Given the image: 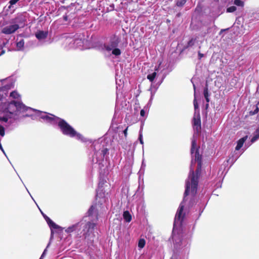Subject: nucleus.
Segmentation results:
<instances>
[{"instance_id": "f257e3e1", "label": "nucleus", "mask_w": 259, "mask_h": 259, "mask_svg": "<svg viewBox=\"0 0 259 259\" xmlns=\"http://www.w3.org/2000/svg\"><path fill=\"white\" fill-rule=\"evenodd\" d=\"M34 110L36 109L26 106L21 101L13 100L5 102L0 105V121L5 122L7 128L14 130L18 126L20 113L27 112L22 117H30L27 115L32 114Z\"/></svg>"}, {"instance_id": "f03ea898", "label": "nucleus", "mask_w": 259, "mask_h": 259, "mask_svg": "<svg viewBox=\"0 0 259 259\" xmlns=\"http://www.w3.org/2000/svg\"><path fill=\"white\" fill-rule=\"evenodd\" d=\"M62 38L64 39L65 47L68 49L78 48L87 49L93 47L91 38L84 33H78L75 34H64Z\"/></svg>"}, {"instance_id": "7ed1b4c3", "label": "nucleus", "mask_w": 259, "mask_h": 259, "mask_svg": "<svg viewBox=\"0 0 259 259\" xmlns=\"http://www.w3.org/2000/svg\"><path fill=\"white\" fill-rule=\"evenodd\" d=\"M191 153L192 156L190 170L188 178H200L201 177L202 156L199 153L196 140H192Z\"/></svg>"}, {"instance_id": "20e7f679", "label": "nucleus", "mask_w": 259, "mask_h": 259, "mask_svg": "<svg viewBox=\"0 0 259 259\" xmlns=\"http://www.w3.org/2000/svg\"><path fill=\"white\" fill-rule=\"evenodd\" d=\"M58 123L61 132L63 135L70 138H75L77 140H80L82 142H86L87 141L85 138L79 133H78L65 120L50 113V123Z\"/></svg>"}, {"instance_id": "39448f33", "label": "nucleus", "mask_w": 259, "mask_h": 259, "mask_svg": "<svg viewBox=\"0 0 259 259\" xmlns=\"http://www.w3.org/2000/svg\"><path fill=\"white\" fill-rule=\"evenodd\" d=\"M120 41L119 37L113 34L110 36L108 42L103 45L102 50L115 57L119 56L121 54L120 49L118 48Z\"/></svg>"}, {"instance_id": "423d86ee", "label": "nucleus", "mask_w": 259, "mask_h": 259, "mask_svg": "<svg viewBox=\"0 0 259 259\" xmlns=\"http://www.w3.org/2000/svg\"><path fill=\"white\" fill-rule=\"evenodd\" d=\"M94 146L95 152L92 158V163L98 164L99 168L101 169L106 163L104 158L105 155L108 153V149L103 146L101 148V145L99 143H96Z\"/></svg>"}, {"instance_id": "0eeeda50", "label": "nucleus", "mask_w": 259, "mask_h": 259, "mask_svg": "<svg viewBox=\"0 0 259 259\" xmlns=\"http://www.w3.org/2000/svg\"><path fill=\"white\" fill-rule=\"evenodd\" d=\"M198 179H190L186 181V189L184 192L183 201H186V197L190 194L194 197L197 193Z\"/></svg>"}, {"instance_id": "6e6552de", "label": "nucleus", "mask_w": 259, "mask_h": 259, "mask_svg": "<svg viewBox=\"0 0 259 259\" xmlns=\"http://www.w3.org/2000/svg\"><path fill=\"white\" fill-rule=\"evenodd\" d=\"M33 113L30 114L28 116H30L31 119L33 120H43L47 122H49V113L46 112H43L39 110H32Z\"/></svg>"}, {"instance_id": "1a4fd4ad", "label": "nucleus", "mask_w": 259, "mask_h": 259, "mask_svg": "<svg viewBox=\"0 0 259 259\" xmlns=\"http://www.w3.org/2000/svg\"><path fill=\"white\" fill-rule=\"evenodd\" d=\"M50 227L51 230V238H53L56 234L58 235H61L63 233V228L59 225L56 224L52 220L50 219Z\"/></svg>"}, {"instance_id": "9d476101", "label": "nucleus", "mask_w": 259, "mask_h": 259, "mask_svg": "<svg viewBox=\"0 0 259 259\" xmlns=\"http://www.w3.org/2000/svg\"><path fill=\"white\" fill-rule=\"evenodd\" d=\"M96 226V223L91 222H88L85 224L83 229V231L84 232L83 235L85 238L90 236L91 233L94 232Z\"/></svg>"}, {"instance_id": "9b49d317", "label": "nucleus", "mask_w": 259, "mask_h": 259, "mask_svg": "<svg viewBox=\"0 0 259 259\" xmlns=\"http://www.w3.org/2000/svg\"><path fill=\"white\" fill-rule=\"evenodd\" d=\"M20 28V26L19 24H14L4 27L2 30V32L5 34H11L15 32Z\"/></svg>"}, {"instance_id": "f8f14e48", "label": "nucleus", "mask_w": 259, "mask_h": 259, "mask_svg": "<svg viewBox=\"0 0 259 259\" xmlns=\"http://www.w3.org/2000/svg\"><path fill=\"white\" fill-rule=\"evenodd\" d=\"M26 22V17L23 14H18L13 20V22L18 24L21 27H23Z\"/></svg>"}, {"instance_id": "ddd939ff", "label": "nucleus", "mask_w": 259, "mask_h": 259, "mask_svg": "<svg viewBox=\"0 0 259 259\" xmlns=\"http://www.w3.org/2000/svg\"><path fill=\"white\" fill-rule=\"evenodd\" d=\"M184 208V205L182 202L178 209L177 213L175 216V221L182 222L185 217V214H183V212Z\"/></svg>"}, {"instance_id": "4468645a", "label": "nucleus", "mask_w": 259, "mask_h": 259, "mask_svg": "<svg viewBox=\"0 0 259 259\" xmlns=\"http://www.w3.org/2000/svg\"><path fill=\"white\" fill-rule=\"evenodd\" d=\"M154 95V93H153L152 92L151 93V98L150 99L147 104V105L144 107V108L142 109L140 111V115L141 116L144 117L145 115L146 111H148L149 110V107L151 106L152 104V101L153 100V98Z\"/></svg>"}, {"instance_id": "2eb2a0df", "label": "nucleus", "mask_w": 259, "mask_h": 259, "mask_svg": "<svg viewBox=\"0 0 259 259\" xmlns=\"http://www.w3.org/2000/svg\"><path fill=\"white\" fill-rule=\"evenodd\" d=\"M48 34V31H44L43 30H38L35 34L36 38L41 40L47 38Z\"/></svg>"}, {"instance_id": "dca6fc26", "label": "nucleus", "mask_w": 259, "mask_h": 259, "mask_svg": "<svg viewBox=\"0 0 259 259\" xmlns=\"http://www.w3.org/2000/svg\"><path fill=\"white\" fill-rule=\"evenodd\" d=\"M12 86L11 83H9L0 87V92L2 94H4L5 97L7 96L9 91L12 88Z\"/></svg>"}, {"instance_id": "f3484780", "label": "nucleus", "mask_w": 259, "mask_h": 259, "mask_svg": "<svg viewBox=\"0 0 259 259\" xmlns=\"http://www.w3.org/2000/svg\"><path fill=\"white\" fill-rule=\"evenodd\" d=\"M161 62H159V65L158 67H156V66L155 67V72H153L151 74H149L147 75V78L151 82H152L154 80V79H155V78L156 77V75H157V73L156 72V71H158L160 66L161 65Z\"/></svg>"}, {"instance_id": "a211bd4d", "label": "nucleus", "mask_w": 259, "mask_h": 259, "mask_svg": "<svg viewBox=\"0 0 259 259\" xmlns=\"http://www.w3.org/2000/svg\"><path fill=\"white\" fill-rule=\"evenodd\" d=\"M247 138L248 136H246L241 138L238 141L237 146L235 147V150L236 151H238L241 149V148L243 146L244 142L247 140Z\"/></svg>"}, {"instance_id": "6ab92c4d", "label": "nucleus", "mask_w": 259, "mask_h": 259, "mask_svg": "<svg viewBox=\"0 0 259 259\" xmlns=\"http://www.w3.org/2000/svg\"><path fill=\"white\" fill-rule=\"evenodd\" d=\"M259 139V127L256 130L254 133V135L253 137L251 138L250 140V143L248 145H247V147H249L252 143L256 141Z\"/></svg>"}, {"instance_id": "aec40b11", "label": "nucleus", "mask_w": 259, "mask_h": 259, "mask_svg": "<svg viewBox=\"0 0 259 259\" xmlns=\"http://www.w3.org/2000/svg\"><path fill=\"white\" fill-rule=\"evenodd\" d=\"M17 51H22L24 50V40L23 39H21L20 40L17 41L16 43Z\"/></svg>"}, {"instance_id": "412c9836", "label": "nucleus", "mask_w": 259, "mask_h": 259, "mask_svg": "<svg viewBox=\"0 0 259 259\" xmlns=\"http://www.w3.org/2000/svg\"><path fill=\"white\" fill-rule=\"evenodd\" d=\"M124 220L127 223L132 221V215L128 210L124 211L123 214Z\"/></svg>"}, {"instance_id": "4be33fe9", "label": "nucleus", "mask_w": 259, "mask_h": 259, "mask_svg": "<svg viewBox=\"0 0 259 259\" xmlns=\"http://www.w3.org/2000/svg\"><path fill=\"white\" fill-rule=\"evenodd\" d=\"M0 122L2 124H4V125H2L0 124V136L2 137H4V136L5 135V128L4 127V126L7 128V127L5 126V122H2L0 121ZM10 130H11L10 129Z\"/></svg>"}, {"instance_id": "5701e85b", "label": "nucleus", "mask_w": 259, "mask_h": 259, "mask_svg": "<svg viewBox=\"0 0 259 259\" xmlns=\"http://www.w3.org/2000/svg\"><path fill=\"white\" fill-rule=\"evenodd\" d=\"M203 95H204V97L207 103H208L209 102V94L208 93V90L207 87H205L204 89Z\"/></svg>"}, {"instance_id": "b1692460", "label": "nucleus", "mask_w": 259, "mask_h": 259, "mask_svg": "<svg viewBox=\"0 0 259 259\" xmlns=\"http://www.w3.org/2000/svg\"><path fill=\"white\" fill-rule=\"evenodd\" d=\"M193 88H194V97H195V85L193 83ZM193 104H194V107L195 110L196 111L197 109H198V103H197L196 98H194V99L193 101Z\"/></svg>"}, {"instance_id": "393cba45", "label": "nucleus", "mask_w": 259, "mask_h": 259, "mask_svg": "<svg viewBox=\"0 0 259 259\" xmlns=\"http://www.w3.org/2000/svg\"><path fill=\"white\" fill-rule=\"evenodd\" d=\"M186 2L187 0H177L176 5L179 7H182L186 4Z\"/></svg>"}, {"instance_id": "a878e982", "label": "nucleus", "mask_w": 259, "mask_h": 259, "mask_svg": "<svg viewBox=\"0 0 259 259\" xmlns=\"http://www.w3.org/2000/svg\"><path fill=\"white\" fill-rule=\"evenodd\" d=\"M146 244V241L144 239H140L138 242V247L140 248H143Z\"/></svg>"}, {"instance_id": "bb28decb", "label": "nucleus", "mask_w": 259, "mask_h": 259, "mask_svg": "<svg viewBox=\"0 0 259 259\" xmlns=\"http://www.w3.org/2000/svg\"><path fill=\"white\" fill-rule=\"evenodd\" d=\"M10 97L14 99H18L20 97V95L16 91H13L10 93Z\"/></svg>"}, {"instance_id": "cd10ccee", "label": "nucleus", "mask_w": 259, "mask_h": 259, "mask_svg": "<svg viewBox=\"0 0 259 259\" xmlns=\"http://www.w3.org/2000/svg\"><path fill=\"white\" fill-rule=\"evenodd\" d=\"M96 208V206L94 205H92L89 208L88 213L89 216L92 215L93 214L94 211Z\"/></svg>"}, {"instance_id": "c85d7f7f", "label": "nucleus", "mask_w": 259, "mask_h": 259, "mask_svg": "<svg viewBox=\"0 0 259 259\" xmlns=\"http://www.w3.org/2000/svg\"><path fill=\"white\" fill-rule=\"evenodd\" d=\"M194 124L195 126H197V128L198 127H199V128H200V119L198 118L197 119H196V118H194Z\"/></svg>"}, {"instance_id": "c756f323", "label": "nucleus", "mask_w": 259, "mask_h": 259, "mask_svg": "<svg viewBox=\"0 0 259 259\" xmlns=\"http://www.w3.org/2000/svg\"><path fill=\"white\" fill-rule=\"evenodd\" d=\"M234 4L239 7H243L244 3L241 0H234Z\"/></svg>"}, {"instance_id": "7c9ffc66", "label": "nucleus", "mask_w": 259, "mask_h": 259, "mask_svg": "<svg viewBox=\"0 0 259 259\" xmlns=\"http://www.w3.org/2000/svg\"><path fill=\"white\" fill-rule=\"evenodd\" d=\"M19 0H10L9 2V6H8V9H11V7L15 5Z\"/></svg>"}, {"instance_id": "2f4dec72", "label": "nucleus", "mask_w": 259, "mask_h": 259, "mask_svg": "<svg viewBox=\"0 0 259 259\" xmlns=\"http://www.w3.org/2000/svg\"><path fill=\"white\" fill-rule=\"evenodd\" d=\"M236 10L235 6H231L227 9V12L232 13Z\"/></svg>"}, {"instance_id": "473e14b6", "label": "nucleus", "mask_w": 259, "mask_h": 259, "mask_svg": "<svg viewBox=\"0 0 259 259\" xmlns=\"http://www.w3.org/2000/svg\"><path fill=\"white\" fill-rule=\"evenodd\" d=\"M39 209L41 213V214L42 215V216L44 217V218H45V219L46 220L47 224L49 225V217L46 215L39 208Z\"/></svg>"}, {"instance_id": "72a5a7b5", "label": "nucleus", "mask_w": 259, "mask_h": 259, "mask_svg": "<svg viewBox=\"0 0 259 259\" xmlns=\"http://www.w3.org/2000/svg\"><path fill=\"white\" fill-rule=\"evenodd\" d=\"M195 40L193 38L191 39L188 42V46L191 47L194 45Z\"/></svg>"}, {"instance_id": "f704fd0d", "label": "nucleus", "mask_w": 259, "mask_h": 259, "mask_svg": "<svg viewBox=\"0 0 259 259\" xmlns=\"http://www.w3.org/2000/svg\"><path fill=\"white\" fill-rule=\"evenodd\" d=\"M49 247V244H48V245H47V247H46V248L45 249V250L44 251L42 254H41L40 257L39 258V259H42L44 257V256L47 253V248Z\"/></svg>"}, {"instance_id": "c9c22d12", "label": "nucleus", "mask_w": 259, "mask_h": 259, "mask_svg": "<svg viewBox=\"0 0 259 259\" xmlns=\"http://www.w3.org/2000/svg\"><path fill=\"white\" fill-rule=\"evenodd\" d=\"M139 140L140 141V143L141 144H143V139H142V135L141 134L139 135Z\"/></svg>"}, {"instance_id": "e433bc0d", "label": "nucleus", "mask_w": 259, "mask_h": 259, "mask_svg": "<svg viewBox=\"0 0 259 259\" xmlns=\"http://www.w3.org/2000/svg\"><path fill=\"white\" fill-rule=\"evenodd\" d=\"M73 228H68L66 230V231L67 232L69 233V232H72V231H73Z\"/></svg>"}, {"instance_id": "4c0bfd02", "label": "nucleus", "mask_w": 259, "mask_h": 259, "mask_svg": "<svg viewBox=\"0 0 259 259\" xmlns=\"http://www.w3.org/2000/svg\"><path fill=\"white\" fill-rule=\"evenodd\" d=\"M204 56V55L200 52L198 53L199 59H200Z\"/></svg>"}, {"instance_id": "58836bf2", "label": "nucleus", "mask_w": 259, "mask_h": 259, "mask_svg": "<svg viewBox=\"0 0 259 259\" xmlns=\"http://www.w3.org/2000/svg\"><path fill=\"white\" fill-rule=\"evenodd\" d=\"M4 98H5V97L4 96V94H2L0 92V101L2 100Z\"/></svg>"}, {"instance_id": "ea45409f", "label": "nucleus", "mask_w": 259, "mask_h": 259, "mask_svg": "<svg viewBox=\"0 0 259 259\" xmlns=\"http://www.w3.org/2000/svg\"><path fill=\"white\" fill-rule=\"evenodd\" d=\"M0 50H2L1 54H0V56H1V55H3L5 53V51L4 49H3L2 48L0 49Z\"/></svg>"}, {"instance_id": "a19ab883", "label": "nucleus", "mask_w": 259, "mask_h": 259, "mask_svg": "<svg viewBox=\"0 0 259 259\" xmlns=\"http://www.w3.org/2000/svg\"><path fill=\"white\" fill-rule=\"evenodd\" d=\"M127 128H125L124 131H123V133H124V135L125 136H126V135H127Z\"/></svg>"}, {"instance_id": "79ce46f5", "label": "nucleus", "mask_w": 259, "mask_h": 259, "mask_svg": "<svg viewBox=\"0 0 259 259\" xmlns=\"http://www.w3.org/2000/svg\"><path fill=\"white\" fill-rule=\"evenodd\" d=\"M249 144H248V143H245V149H244V150L243 149V151L242 153H243L244 151H245V150H246V149H247V148H248V147H247V145H248Z\"/></svg>"}, {"instance_id": "37998d69", "label": "nucleus", "mask_w": 259, "mask_h": 259, "mask_svg": "<svg viewBox=\"0 0 259 259\" xmlns=\"http://www.w3.org/2000/svg\"><path fill=\"white\" fill-rule=\"evenodd\" d=\"M249 144H248V143H245V149H244V150L243 149V151L242 153H243L244 151H245V150H246V149H247V148H248V147H247V145H248Z\"/></svg>"}, {"instance_id": "c03bdc74", "label": "nucleus", "mask_w": 259, "mask_h": 259, "mask_svg": "<svg viewBox=\"0 0 259 259\" xmlns=\"http://www.w3.org/2000/svg\"><path fill=\"white\" fill-rule=\"evenodd\" d=\"M165 77V75H163L162 77V79H161V80L160 81V83H159V84H161L162 83V82L163 81V79H164Z\"/></svg>"}, {"instance_id": "a18cd8bd", "label": "nucleus", "mask_w": 259, "mask_h": 259, "mask_svg": "<svg viewBox=\"0 0 259 259\" xmlns=\"http://www.w3.org/2000/svg\"><path fill=\"white\" fill-rule=\"evenodd\" d=\"M1 151L3 152V153L4 154V155L7 157V156L6 155V153H5V151L4 148H3V150H1Z\"/></svg>"}, {"instance_id": "49530a36", "label": "nucleus", "mask_w": 259, "mask_h": 259, "mask_svg": "<svg viewBox=\"0 0 259 259\" xmlns=\"http://www.w3.org/2000/svg\"><path fill=\"white\" fill-rule=\"evenodd\" d=\"M104 179H102V181H100V182L99 183V185H101V184H102H102H104V182H103V181H104Z\"/></svg>"}, {"instance_id": "de8ad7c7", "label": "nucleus", "mask_w": 259, "mask_h": 259, "mask_svg": "<svg viewBox=\"0 0 259 259\" xmlns=\"http://www.w3.org/2000/svg\"><path fill=\"white\" fill-rule=\"evenodd\" d=\"M63 17H64V19L65 20H66H66H67V17L66 16H64Z\"/></svg>"}, {"instance_id": "09e8293b", "label": "nucleus", "mask_w": 259, "mask_h": 259, "mask_svg": "<svg viewBox=\"0 0 259 259\" xmlns=\"http://www.w3.org/2000/svg\"><path fill=\"white\" fill-rule=\"evenodd\" d=\"M181 15V13H178L177 15V17H180Z\"/></svg>"}, {"instance_id": "8fccbe9b", "label": "nucleus", "mask_w": 259, "mask_h": 259, "mask_svg": "<svg viewBox=\"0 0 259 259\" xmlns=\"http://www.w3.org/2000/svg\"><path fill=\"white\" fill-rule=\"evenodd\" d=\"M27 191L28 193H29V195L31 196V194H30V193H29V191H28V190H27Z\"/></svg>"}, {"instance_id": "3c124183", "label": "nucleus", "mask_w": 259, "mask_h": 259, "mask_svg": "<svg viewBox=\"0 0 259 259\" xmlns=\"http://www.w3.org/2000/svg\"><path fill=\"white\" fill-rule=\"evenodd\" d=\"M27 191L28 193H29V195L31 196V194H30V193H29V191H28V190H27Z\"/></svg>"}, {"instance_id": "603ef678", "label": "nucleus", "mask_w": 259, "mask_h": 259, "mask_svg": "<svg viewBox=\"0 0 259 259\" xmlns=\"http://www.w3.org/2000/svg\"><path fill=\"white\" fill-rule=\"evenodd\" d=\"M27 191L28 193H29V195L31 196V194H30V193H29V191H28V190H27Z\"/></svg>"}, {"instance_id": "864d4df0", "label": "nucleus", "mask_w": 259, "mask_h": 259, "mask_svg": "<svg viewBox=\"0 0 259 259\" xmlns=\"http://www.w3.org/2000/svg\"><path fill=\"white\" fill-rule=\"evenodd\" d=\"M27 191L28 193H29V195L31 196V194H30V193H29V191H28V190H27Z\"/></svg>"}, {"instance_id": "5fc2aeb1", "label": "nucleus", "mask_w": 259, "mask_h": 259, "mask_svg": "<svg viewBox=\"0 0 259 259\" xmlns=\"http://www.w3.org/2000/svg\"><path fill=\"white\" fill-rule=\"evenodd\" d=\"M27 191L28 193H29V195L31 196V194H30V193H29V191H28V190H27Z\"/></svg>"}, {"instance_id": "6e6d98bb", "label": "nucleus", "mask_w": 259, "mask_h": 259, "mask_svg": "<svg viewBox=\"0 0 259 259\" xmlns=\"http://www.w3.org/2000/svg\"><path fill=\"white\" fill-rule=\"evenodd\" d=\"M166 22H168V23H169V22H170V21L169 20H168V19H167Z\"/></svg>"}, {"instance_id": "4d7b16f0", "label": "nucleus", "mask_w": 259, "mask_h": 259, "mask_svg": "<svg viewBox=\"0 0 259 259\" xmlns=\"http://www.w3.org/2000/svg\"><path fill=\"white\" fill-rule=\"evenodd\" d=\"M208 107V104L207 103L206 105V108H207Z\"/></svg>"}, {"instance_id": "13d9d810", "label": "nucleus", "mask_w": 259, "mask_h": 259, "mask_svg": "<svg viewBox=\"0 0 259 259\" xmlns=\"http://www.w3.org/2000/svg\"><path fill=\"white\" fill-rule=\"evenodd\" d=\"M46 15H47V16H49V12H47L46 13Z\"/></svg>"}, {"instance_id": "bf43d9fd", "label": "nucleus", "mask_w": 259, "mask_h": 259, "mask_svg": "<svg viewBox=\"0 0 259 259\" xmlns=\"http://www.w3.org/2000/svg\"><path fill=\"white\" fill-rule=\"evenodd\" d=\"M31 196V198H32V199L34 200V199H33V198L32 196Z\"/></svg>"}, {"instance_id": "052dcab7", "label": "nucleus", "mask_w": 259, "mask_h": 259, "mask_svg": "<svg viewBox=\"0 0 259 259\" xmlns=\"http://www.w3.org/2000/svg\"><path fill=\"white\" fill-rule=\"evenodd\" d=\"M34 202L35 203H36V202L34 200Z\"/></svg>"}, {"instance_id": "680f3d73", "label": "nucleus", "mask_w": 259, "mask_h": 259, "mask_svg": "<svg viewBox=\"0 0 259 259\" xmlns=\"http://www.w3.org/2000/svg\"><path fill=\"white\" fill-rule=\"evenodd\" d=\"M34 202L35 203H36V202L34 200Z\"/></svg>"}, {"instance_id": "e2e57ef3", "label": "nucleus", "mask_w": 259, "mask_h": 259, "mask_svg": "<svg viewBox=\"0 0 259 259\" xmlns=\"http://www.w3.org/2000/svg\"><path fill=\"white\" fill-rule=\"evenodd\" d=\"M34 202L35 203H36V202L34 200Z\"/></svg>"}, {"instance_id": "0e129e2a", "label": "nucleus", "mask_w": 259, "mask_h": 259, "mask_svg": "<svg viewBox=\"0 0 259 259\" xmlns=\"http://www.w3.org/2000/svg\"><path fill=\"white\" fill-rule=\"evenodd\" d=\"M170 259H174V258H173V257H171Z\"/></svg>"}]
</instances>
